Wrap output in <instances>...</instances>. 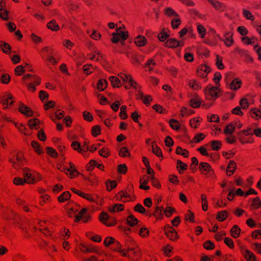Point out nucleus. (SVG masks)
<instances>
[{"label": "nucleus", "mask_w": 261, "mask_h": 261, "mask_svg": "<svg viewBox=\"0 0 261 261\" xmlns=\"http://www.w3.org/2000/svg\"><path fill=\"white\" fill-rule=\"evenodd\" d=\"M24 179L16 177L14 178L13 182L16 185H23L25 183L33 184L36 181V176L28 169L24 168L23 170Z\"/></svg>", "instance_id": "f257e3e1"}, {"label": "nucleus", "mask_w": 261, "mask_h": 261, "mask_svg": "<svg viewBox=\"0 0 261 261\" xmlns=\"http://www.w3.org/2000/svg\"><path fill=\"white\" fill-rule=\"evenodd\" d=\"M23 79L25 81L29 82L27 85L29 89L30 90H32V91H34L36 90L35 85H39L40 83L38 77L36 76H32V75L30 74H28L24 75L23 77Z\"/></svg>", "instance_id": "f03ea898"}, {"label": "nucleus", "mask_w": 261, "mask_h": 261, "mask_svg": "<svg viewBox=\"0 0 261 261\" xmlns=\"http://www.w3.org/2000/svg\"><path fill=\"white\" fill-rule=\"evenodd\" d=\"M219 89L218 87L212 86L207 88L204 90V93L207 99L214 100L218 97Z\"/></svg>", "instance_id": "7ed1b4c3"}, {"label": "nucleus", "mask_w": 261, "mask_h": 261, "mask_svg": "<svg viewBox=\"0 0 261 261\" xmlns=\"http://www.w3.org/2000/svg\"><path fill=\"white\" fill-rule=\"evenodd\" d=\"M225 80L227 85H229L230 88L232 90H237L240 87L241 81L238 79H233L231 81V75L226 74L225 76Z\"/></svg>", "instance_id": "20e7f679"}, {"label": "nucleus", "mask_w": 261, "mask_h": 261, "mask_svg": "<svg viewBox=\"0 0 261 261\" xmlns=\"http://www.w3.org/2000/svg\"><path fill=\"white\" fill-rule=\"evenodd\" d=\"M164 230L167 237L171 241H174L178 238L176 231L171 226H168L166 227Z\"/></svg>", "instance_id": "39448f33"}, {"label": "nucleus", "mask_w": 261, "mask_h": 261, "mask_svg": "<svg viewBox=\"0 0 261 261\" xmlns=\"http://www.w3.org/2000/svg\"><path fill=\"white\" fill-rule=\"evenodd\" d=\"M174 211L175 210L174 208L170 207H168L166 209L164 210L163 207L157 206L155 209V213L157 214L161 215H162L163 212H164L166 216L168 217H169L174 212Z\"/></svg>", "instance_id": "423d86ee"}, {"label": "nucleus", "mask_w": 261, "mask_h": 261, "mask_svg": "<svg viewBox=\"0 0 261 261\" xmlns=\"http://www.w3.org/2000/svg\"><path fill=\"white\" fill-rule=\"evenodd\" d=\"M199 168L202 173L206 174L208 173L212 174L213 171L210 165L205 162H201Z\"/></svg>", "instance_id": "0eeeda50"}, {"label": "nucleus", "mask_w": 261, "mask_h": 261, "mask_svg": "<svg viewBox=\"0 0 261 261\" xmlns=\"http://www.w3.org/2000/svg\"><path fill=\"white\" fill-rule=\"evenodd\" d=\"M71 146L75 150H77L80 153H82V151H86L89 149V147L86 143L85 145L81 146L80 143L76 141H73L72 143Z\"/></svg>", "instance_id": "6e6552de"}, {"label": "nucleus", "mask_w": 261, "mask_h": 261, "mask_svg": "<svg viewBox=\"0 0 261 261\" xmlns=\"http://www.w3.org/2000/svg\"><path fill=\"white\" fill-rule=\"evenodd\" d=\"M209 72V67L204 65H200L197 69L198 75L203 78L206 77Z\"/></svg>", "instance_id": "1a4fd4ad"}, {"label": "nucleus", "mask_w": 261, "mask_h": 261, "mask_svg": "<svg viewBox=\"0 0 261 261\" xmlns=\"http://www.w3.org/2000/svg\"><path fill=\"white\" fill-rule=\"evenodd\" d=\"M165 46L170 48H175L180 45V43L176 39L174 38H171L165 42Z\"/></svg>", "instance_id": "9d476101"}, {"label": "nucleus", "mask_w": 261, "mask_h": 261, "mask_svg": "<svg viewBox=\"0 0 261 261\" xmlns=\"http://www.w3.org/2000/svg\"><path fill=\"white\" fill-rule=\"evenodd\" d=\"M19 111L28 117L32 116L33 114V111L23 103H21L20 106Z\"/></svg>", "instance_id": "9b49d317"}, {"label": "nucleus", "mask_w": 261, "mask_h": 261, "mask_svg": "<svg viewBox=\"0 0 261 261\" xmlns=\"http://www.w3.org/2000/svg\"><path fill=\"white\" fill-rule=\"evenodd\" d=\"M242 251L246 260L248 261H255V257L252 252L246 249H243Z\"/></svg>", "instance_id": "f8f14e48"}, {"label": "nucleus", "mask_w": 261, "mask_h": 261, "mask_svg": "<svg viewBox=\"0 0 261 261\" xmlns=\"http://www.w3.org/2000/svg\"><path fill=\"white\" fill-rule=\"evenodd\" d=\"M69 166H70V167L69 168L64 167L63 169H60V170L61 171H67V172H70V175L71 178H73L75 176L74 173L75 172V173H78V172L75 169V168L74 167V165L73 163H69Z\"/></svg>", "instance_id": "ddd939ff"}, {"label": "nucleus", "mask_w": 261, "mask_h": 261, "mask_svg": "<svg viewBox=\"0 0 261 261\" xmlns=\"http://www.w3.org/2000/svg\"><path fill=\"white\" fill-rule=\"evenodd\" d=\"M87 212V210L86 208H82V210L80 212L79 214L75 216V222H79L83 217V221L85 222H86L88 220V217L84 216V215Z\"/></svg>", "instance_id": "4468645a"}, {"label": "nucleus", "mask_w": 261, "mask_h": 261, "mask_svg": "<svg viewBox=\"0 0 261 261\" xmlns=\"http://www.w3.org/2000/svg\"><path fill=\"white\" fill-rule=\"evenodd\" d=\"M117 199L118 200H121L123 202L128 201L130 199L129 196L127 193L123 191H121L116 195Z\"/></svg>", "instance_id": "2eb2a0df"}, {"label": "nucleus", "mask_w": 261, "mask_h": 261, "mask_svg": "<svg viewBox=\"0 0 261 261\" xmlns=\"http://www.w3.org/2000/svg\"><path fill=\"white\" fill-rule=\"evenodd\" d=\"M2 3V1L0 0V17L4 20H7L9 19V12L6 9L3 8Z\"/></svg>", "instance_id": "dca6fc26"}, {"label": "nucleus", "mask_w": 261, "mask_h": 261, "mask_svg": "<svg viewBox=\"0 0 261 261\" xmlns=\"http://www.w3.org/2000/svg\"><path fill=\"white\" fill-rule=\"evenodd\" d=\"M118 75L124 82H128L130 86H133L134 83L136 84L130 75H128L125 74H123L122 73H120Z\"/></svg>", "instance_id": "f3484780"}, {"label": "nucleus", "mask_w": 261, "mask_h": 261, "mask_svg": "<svg viewBox=\"0 0 261 261\" xmlns=\"http://www.w3.org/2000/svg\"><path fill=\"white\" fill-rule=\"evenodd\" d=\"M48 29L53 31H57L59 30L60 27L54 19L51 20L47 24Z\"/></svg>", "instance_id": "a211bd4d"}, {"label": "nucleus", "mask_w": 261, "mask_h": 261, "mask_svg": "<svg viewBox=\"0 0 261 261\" xmlns=\"http://www.w3.org/2000/svg\"><path fill=\"white\" fill-rule=\"evenodd\" d=\"M100 220L106 225L110 226L114 224V223L113 222H107L106 221L109 220L110 218V216L109 215L105 213V212H102L100 216Z\"/></svg>", "instance_id": "6ab92c4d"}, {"label": "nucleus", "mask_w": 261, "mask_h": 261, "mask_svg": "<svg viewBox=\"0 0 261 261\" xmlns=\"http://www.w3.org/2000/svg\"><path fill=\"white\" fill-rule=\"evenodd\" d=\"M13 98V96L11 94H8L4 96V97L1 100V102L3 103V105H6L5 108H7V106L10 105H12L14 102L13 101H11L10 102H9V100H11Z\"/></svg>", "instance_id": "aec40b11"}, {"label": "nucleus", "mask_w": 261, "mask_h": 261, "mask_svg": "<svg viewBox=\"0 0 261 261\" xmlns=\"http://www.w3.org/2000/svg\"><path fill=\"white\" fill-rule=\"evenodd\" d=\"M0 48L5 53L7 54L10 53L11 49V47L9 44L2 41H0Z\"/></svg>", "instance_id": "412c9836"}, {"label": "nucleus", "mask_w": 261, "mask_h": 261, "mask_svg": "<svg viewBox=\"0 0 261 261\" xmlns=\"http://www.w3.org/2000/svg\"><path fill=\"white\" fill-rule=\"evenodd\" d=\"M135 42L137 46H143L146 44V40L144 36L139 35L136 38Z\"/></svg>", "instance_id": "4be33fe9"}, {"label": "nucleus", "mask_w": 261, "mask_h": 261, "mask_svg": "<svg viewBox=\"0 0 261 261\" xmlns=\"http://www.w3.org/2000/svg\"><path fill=\"white\" fill-rule=\"evenodd\" d=\"M223 41L227 46H231L233 43L232 34L230 33H226L225 35V38Z\"/></svg>", "instance_id": "5701e85b"}, {"label": "nucleus", "mask_w": 261, "mask_h": 261, "mask_svg": "<svg viewBox=\"0 0 261 261\" xmlns=\"http://www.w3.org/2000/svg\"><path fill=\"white\" fill-rule=\"evenodd\" d=\"M240 231L241 229L237 225H234L230 230L231 236L234 238L239 237Z\"/></svg>", "instance_id": "b1692460"}, {"label": "nucleus", "mask_w": 261, "mask_h": 261, "mask_svg": "<svg viewBox=\"0 0 261 261\" xmlns=\"http://www.w3.org/2000/svg\"><path fill=\"white\" fill-rule=\"evenodd\" d=\"M123 210V205L122 204H116L112 207H110L109 211L111 213H115L119 211H121Z\"/></svg>", "instance_id": "393cba45"}, {"label": "nucleus", "mask_w": 261, "mask_h": 261, "mask_svg": "<svg viewBox=\"0 0 261 261\" xmlns=\"http://www.w3.org/2000/svg\"><path fill=\"white\" fill-rule=\"evenodd\" d=\"M227 168L228 169L227 174L228 176H230L234 173L236 168V163L233 161H230Z\"/></svg>", "instance_id": "a878e982"}, {"label": "nucleus", "mask_w": 261, "mask_h": 261, "mask_svg": "<svg viewBox=\"0 0 261 261\" xmlns=\"http://www.w3.org/2000/svg\"><path fill=\"white\" fill-rule=\"evenodd\" d=\"M138 222V219L132 215H129L127 218V223L129 225L131 226L135 225L137 224Z\"/></svg>", "instance_id": "bb28decb"}, {"label": "nucleus", "mask_w": 261, "mask_h": 261, "mask_svg": "<svg viewBox=\"0 0 261 261\" xmlns=\"http://www.w3.org/2000/svg\"><path fill=\"white\" fill-rule=\"evenodd\" d=\"M190 106L194 108L199 107L201 101L197 97L192 98L190 100Z\"/></svg>", "instance_id": "cd10ccee"}, {"label": "nucleus", "mask_w": 261, "mask_h": 261, "mask_svg": "<svg viewBox=\"0 0 261 261\" xmlns=\"http://www.w3.org/2000/svg\"><path fill=\"white\" fill-rule=\"evenodd\" d=\"M70 193L67 191L63 193L59 197L58 200L60 202H63L67 200L70 197Z\"/></svg>", "instance_id": "c85d7f7f"}, {"label": "nucleus", "mask_w": 261, "mask_h": 261, "mask_svg": "<svg viewBox=\"0 0 261 261\" xmlns=\"http://www.w3.org/2000/svg\"><path fill=\"white\" fill-rule=\"evenodd\" d=\"M110 80L114 87H119L121 84L120 80L116 76H112L110 77Z\"/></svg>", "instance_id": "c756f323"}, {"label": "nucleus", "mask_w": 261, "mask_h": 261, "mask_svg": "<svg viewBox=\"0 0 261 261\" xmlns=\"http://www.w3.org/2000/svg\"><path fill=\"white\" fill-rule=\"evenodd\" d=\"M114 244L115 245V247L113 248V250L120 252L124 256H127V253L120 249V245L119 242L115 241V243H114Z\"/></svg>", "instance_id": "7c9ffc66"}, {"label": "nucleus", "mask_w": 261, "mask_h": 261, "mask_svg": "<svg viewBox=\"0 0 261 261\" xmlns=\"http://www.w3.org/2000/svg\"><path fill=\"white\" fill-rule=\"evenodd\" d=\"M213 7L217 10L220 11H224L225 9V6L220 2L215 1L212 4Z\"/></svg>", "instance_id": "2f4dec72"}, {"label": "nucleus", "mask_w": 261, "mask_h": 261, "mask_svg": "<svg viewBox=\"0 0 261 261\" xmlns=\"http://www.w3.org/2000/svg\"><path fill=\"white\" fill-rule=\"evenodd\" d=\"M107 82L103 79H100L97 83V88L100 91H103L107 87Z\"/></svg>", "instance_id": "473e14b6"}, {"label": "nucleus", "mask_w": 261, "mask_h": 261, "mask_svg": "<svg viewBox=\"0 0 261 261\" xmlns=\"http://www.w3.org/2000/svg\"><path fill=\"white\" fill-rule=\"evenodd\" d=\"M169 37L170 35L165 31V29H163L160 34L158 35V38L161 41H164L166 38Z\"/></svg>", "instance_id": "72a5a7b5"}, {"label": "nucleus", "mask_w": 261, "mask_h": 261, "mask_svg": "<svg viewBox=\"0 0 261 261\" xmlns=\"http://www.w3.org/2000/svg\"><path fill=\"white\" fill-rule=\"evenodd\" d=\"M152 152L156 155L158 156H162V152L160 147L157 146L156 145H155L154 144H152Z\"/></svg>", "instance_id": "f704fd0d"}, {"label": "nucleus", "mask_w": 261, "mask_h": 261, "mask_svg": "<svg viewBox=\"0 0 261 261\" xmlns=\"http://www.w3.org/2000/svg\"><path fill=\"white\" fill-rule=\"evenodd\" d=\"M235 130V126L231 123L229 124L225 129L224 133L227 135H231Z\"/></svg>", "instance_id": "c9c22d12"}, {"label": "nucleus", "mask_w": 261, "mask_h": 261, "mask_svg": "<svg viewBox=\"0 0 261 261\" xmlns=\"http://www.w3.org/2000/svg\"><path fill=\"white\" fill-rule=\"evenodd\" d=\"M227 217V213L225 211H221L218 213L217 217V219L220 221H223Z\"/></svg>", "instance_id": "e433bc0d"}, {"label": "nucleus", "mask_w": 261, "mask_h": 261, "mask_svg": "<svg viewBox=\"0 0 261 261\" xmlns=\"http://www.w3.org/2000/svg\"><path fill=\"white\" fill-rule=\"evenodd\" d=\"M165 14L169 17H172V16L178 17V14L176 13L175 12V11L170 7L167 8L165 9Z\"/></svg>", "instance_id": "4c0bfd02"}, {"label": "nucleus", "mask_w": 261, "mask_h": 261, "mask_svg": "<svg viewBox=\"0 0 261 261\" xmlns=\"http://www.w3.org/2000/svg\"><path fill=\"white\" fill-rule=\"evenodd\" d=\"M39 123V120L37 118H35L34 119H30L29 121V124L31 128H35L37 129H38V127L37 126Z\"/></svg>", "instance_id": "58836bf2"}, {"label": "nucleus", "mask_w": 261, "mask_h": 261, "mask_svg": "<svg viewBox=\"0 0 261 261\" xmlns=\"http://www.w3.org/2000/svg\"><path fill=\"white\" fill-rule=\"evenodd\" d=\"M31 145L37 153L41 154L42 152V149L37 142L34 141H32L31 143Z\"/></svg>", "instance_id": "ea45409f"}, {"label": "nucleus", "mask_w": 261, "mask_h": 261, "mask_svg": "<svg viewBox=\"0 0 261 261\" xmlns=\"http://www.w3.org/2000/svg\"><path fill=\"white\" fill-rule=\"evenodd\" d=\"M211 143L213 150H218L221 148V144L220 141L214 140L212 141Z\"/></svg>", "instance_id": "a19ab883"}, {"label": "nucleus", "mask_w": 261, "mask_h": 261, "mask_svg": "<svg viewBox=\"0 0 261 261\" xmlns=\"http://www.w3.org/2000/svg\"><path fill=\"white\" fill-rule=\"evenodd\" d=\"M176 153L178 154L181 155L184 157H187L188 154V151L186 149H183L180 147H177Z\"/></svg>", "instance_id": "79ce46f5"}, {"label": "nucleus", "mask_w": 261, "mask_h": 261, "mask_svg": "<svg viewBox=\"0 0 261 261\" xmlns=\"http://www.w3.org/2000/svg\"><path fill=\"white\" fill-rule=\"evenodd\" d=\"M126 107L122 106L120 108V116L122 119H125L127 118V115L126 112Z\"/></svg>", "instance_id": "37998d69"}, {"label": "nucleus", "mask_w": 261, "mask_h": 261, "mask_svg": "<svg viewBox=\"0 0 261 261\" xmlns=\"http://www.w3.org/2000/svg\"><path fill=\"white\" fill-rule=\"evenodd\" d=\"M170 126L175 130H177L179 128V125L178 121L175 119H172L170 121Z\"/></svg>", "instance_id": "c03bdc74"}, {"label": "nucleus", "mask_w": 261, "mask_h": 261, "mask_svg": "<svg viewBox=\"0 0 261 261\" xmlns=\"http://www.w3.org/2000/svg\"><path fill=\"white\" fill-rule=\"evenodd\" d=\"M118 35L119 36L120 39H122V41H120L121 44L122 45H123L124 44V40H125L128 37V35L127 33H125L124 32H120L119 33H118Z\"/></svg>", "instance_id": "a18cd8bd"}, {"label": "nucleus", "mask_w": 261, "mask_h": 261, "mask_svg": "<svg viewBox=\"0 0 261 261\" xmlns=\"http://www.w3.org/2000/svg\"><path fill=\"white\" fill-rule=\"evenodd\" d=\"M243 14L244 16L247 19L252 20L254 19V16L251 14V13L248 10L244 9L243 11Z\"/></svg>", "instance_id": "49530a36"}, {"label": "nucleus", "mask_w": 261, "mask_h": 261, "mask_svg": "<svg viewBox=\"0 0 261 261\" xmlns=\"http://www.w3.org/2000/svg\"><path fill=\"white\" fill-rule=\"evenodd\" d=\"M108 190L109 191L111 190L117 186V184L115 181H109L106 182Z\"/></svg>", "instance_id": "de8ad7c7"}, {"label": "nucleus", "mask_w": 261, "mask_h": 261, "mask_svg": "<svg viewBox=\"0 0 261 261\" xmlns=\"http://www.w3.org/2000/svg\"><path fill=\"white\" fill-rule=\"evenodd\" d=\"M135 210L141 214H144L146 212L145 209L142 206V205L138 203L135 207Z\"/></svg>", "instance_id": "09e8293b"}, {"label": "nucleus", "mask_w": 261, "mask_h": 261, "mask_svg": "<svg viewBox=\"0 0 261 261\" xmlns=\"http://www.w3.org/2000/svg\"><path fill=\"white\" fill-rule=\"evenodd\" d=\"M46 151L47 153H48L52 157H57V152L53 148L50 147H47L46 148Z\"/></svg>", "instance_id": "8fccbe9b"}, {"label": "nucleus", "mask_w": 261, "mask_h": 261, "mask_svg": "<svg viewBox=\"0 0 261 261\" xmlns=\"http://www.w3.org/2000/svg\"><path fill=\"white\" fill-rule=\"evenodd\" d=\"M252 205L255 208H257L261 206L260 200L259 197H257L253 199Z\"/></svg>", "instance_id": "3c124183"}, {"label": "nucleus", "mask_w": 261, "mask_h": 261, "mask_svg": "<svg viewBox=\"0 0 261 261\" xmlns=\"http://www.w3.org/2000/svg\"><path fill=\"white\" fill-rule=\"evenodd\" d=\"M197 28L198 33L201 35V37L202 38L204 37L205 32V28L201 24H198Z\"/></svg>", "instance_id": "603ef678"}, {"label": "nucleus", "mask_w": 261, "mask_h": 261, "mask_svg": "<svg viewBox=\"0 0 261 261\" xmlns=\"http://www.w3.org/2000/svg\"><path fill=\"white\" fill-rule=\"evenodd\" d=\"M204 247L207 250H211L214 248V244L210 241H206L203 244Z\"/></svg>", "instance_id": "864d4df0"}, {"label": "nucleus", "mask_w": 261, "mask_h": 261, "mask_svg": "<svg viewBox=\"0 0 261 261\" xmlns=\"http://www.w3.org/2000/svg\"><path fill=\"white\" fill-rule=\"evenodd\" d=\"M90 166L88 167V170H91L92 169V167L95 166L97 167L99 169H101V167L102 166L101 165L99 164L96 162V161L94 160H91L89 162Z\"/></svg>", "instance_id": "5fc2aeb1"}, {"label": "nucleus", "mask_w": 261, "mask_h": 261, "mask_svg": "<svg viewBox=\"0 0 261 261\" xmlns=\"http://www.w3.org/2000/svg\"><path fill=\"white\" fill-rule=\"evenodd\" d=\"M187 167H188V166L186 164L182 162L181 161H180V160L177 161V169L180 168V170H185L187 169Z\"/></svg>", "instance_id": "6e6d98bb"}, {"label": "nucleus", "mask_w": 261, "mask_h": 261, "mask_svg": "<svg viewBox=\"0 0 261 261\" xmlns=\"http://www.w3.org/2000/svg\"><path fill=\"white\" fill-rule=\"evenodd\" d=\"M240 105L243 109H246L248 107L249 104L247 99L245 98L241 99L240 101Z\"/></svg>", "instance_id": "4d7b16f0"}, {"label": "nucleus", "mask_w": 261, "mask_h": 261, "mask_svg": "<svg viewBox=\"0 0 261 261\" xmlns=\"http://www.w3.org/2000/svg\"><path fill=\"white\" fill-rule=\"evenodd\" d=\"M10 80V76L8 74H3L2 75L1 81L5 84H8Z\"/></svg>", "instance_id": "13d9d810"}, {"label": "nucleus", "mask_w": 261, "mask_h": 261, "mask_svg": "<svg viewBox=\"0 0 261 261\" xmlns=\"http://www.w3.org/2000/svg\"><path fill=\"white\" fill-rule=\"evenodd\" d=\"M153 109L157 112L160 113H164L165 112V110L163 108L162 106L159 105H155L153 106Z\"/></svg>", "instance_id": "bf43d9fd"}, {"label": "nucleus", "mask_w": 261, "mask_h": 261, "mask_svg": "<svg viewBox=\"0 0 261 261\" xmlns=\"http://www.w3.org/2000/svg\"><path fill=\"white\" fill-rule=\"evenodd\" d=\"M115 240L113 238L107 237L104 241V244L106 246H108L112 244H114V243H115Z\"/></svg>", "instance_id": "052dcab7"}, {"label": "nucleus", "mask_w": 261, "mask_h": 261, "mask_svg": "<svg viewBox=\"0 0 261 261\" xmlns=\"http://www.w3.org/2000/svg\"><path fill=\"white\" fill-rule=\"evenodd\" d=\"M81 250L86 253L95 252V249L93 247H88L85 245H82Z\"/></svg>", "instance_id": "680f3d73"}, {"label": "nucleus", "mask_w": 261, "mask_h": 261, "mask_svg": "<svg viewBox=\"0 0 261 261\" xmlns=\"http://www.w3.org/2000/svg\"><path fill=\"white\" fill-rule=\"evenodd\" d=\"M119 154L123 157L126 156L127 155H129V153H128V150L126 147H122L120 150Z\"/></svg>", "instance_id": "e2e57ef3"}, {"label": "nucleus", "mask_w": 261, "mask_h": 261, "mask_svg": "<svg viewBox=\"0 0 261 261\" xmlns=\"http://www.w3.org/2000/svg\"><path fill=\"white\" fill-rule=\"evenodd\" d=\"M216 65L219 69H222L224 68V66L223 64L222 59L219 56H217V61Z\"/></svg>", "instance_id": "0e129e2a"}, {"label": "nucleus", "mask_w": 261, "mask_h": 261, "mask_svg": "<svg viewBox=\"0 0 261 261\" xmlns=\"http://www.w3.org/2000/svg\"><path fill=\"white\" fill-rule=\"evenodd\" d=\"M113 37L111 39V41L114 43H117L120 41V38L118 33H113L112 34Z\"/></svg>", "instance_id": "69168bd1"}, {"label": "nucleus", "mask_w": 261, "mask_h": 261, "mask_svg": "<svg viewBox=\"0 0 261 261\" xmlns=\"http://www.w3.org/2000/svg\"><path fill=\"white\" fill-rule=\"evenodd\" d=\"M180 23V20L178 18L173 19L171 22L172 26L173 29H176Z\"/></svg>", "instance_id": "338daca9"}, {"label": "nucleus", "mask_w": 261, "mask_h": 261, "mask_svg": "<svg viewBox=\"0 0 261 261\" xmlns=\"http://www.w3.org/2000/svg\"><path fill=\"white\" fill-rule=\"evenodd\" d=\"M165 143L166 145L168 147H171L174 144L172 139L170 136H168L166 138Z\"/></svg>", "instance_id": "774afa93"}]
</instances>
